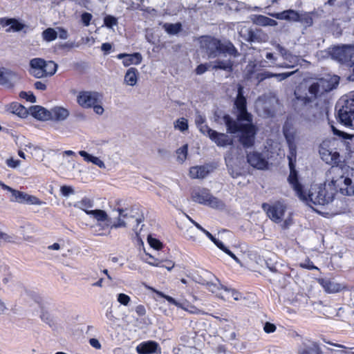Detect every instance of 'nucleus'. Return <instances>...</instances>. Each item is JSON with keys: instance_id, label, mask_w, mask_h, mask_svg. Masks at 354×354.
<instances>
[{"instance_id": "1", "label": "nucleus", "mask_w": 354, "mask_h": 354, "mask_svg": "<svg viewBox=\"0 0 354 354\" xmlns=\"http://www.w3.org/2000/svg\"><path fill=\"white\" fill-rule=\"evenodd\" d=\"M335 135L341 138H333L328 142H324L319 147L321 158L327 164L332 165L330 173H342L344 162L341 160L339 152L337 151L344 149L348 156L351 157L354 153V144L352 138L354 136L341 131L332 127Z\"/></svg>"}, {"instance_id": "2", "label": "nucleus", "mask_w": 354, "mask_h": 354, "mask_svg": "<svg viewBox=\"0 0 354 354\" xmlns=\"http://www.w3.org/2000/svg\"><path fill=\"white\" fill-rule=\"evenodd\" d=\"M338 192L345 196L354 195V184L352 180L343 174L337 178L333 177L330 181L319 185L315 188V192H310L308 196L304 192L306 199L299 198L310 206V203L324 205L332 202Z\"/></svg>"}, {"instance_id": "3", "label": "nucleus", "mask_w": 354, "mask_h": 354, "mask_svg": "<svg viewBox=\"0 0 354 354\" xmlns=\"http://www.w3.org/2000/svg\"><path fill=\"white\" fill-rule=\"evenodd\" d=\"M223 120L226 126L227 133L231 134L239 133L238 140L244 149H249L254 145L258 129L252 123V120L243 123L234 120L228 114L223 116Z\"/></svg>"}, {"instance_id": "4", "label": "nucleus", "mask_w": 354, "mask_h": 354, "mask_svg": "<svg viewBox=\"0 0 354 354\" xmlns=\"http://www.w3.org/2000/svg\"><path fill=\"white\" fill-rule=\"evenodd\" d=\"M201 46L209 59L218 57L221 55H227L233 58L241 55L237 48L229 40L221 41L218 39L207 36L201 41Z\"/></svg>"}, {"instance_id": "5", "label": "nucleus", "mask_w": 354, "mask_h": 354, "mask_svg": "<svg viewBox=\"0 0 354 354\" xmlns=\"http://www.w3.org/2000/svg\"><path fill=\"white\" fill-rule=\"evenodd\" d=\"M288 147L289 149L287 158L288 159V165L290 168V174L288 178V183L292 186V189L295 191L298 197L306 199L304 194L303 185L298 180L297 171L295 169L296 158H297V145L296 142L288 143Z\"/></svg>"}, {"instance_id": "6", "label": "nucleus", "mask_w": 354, "mask_h": 354, "mask_svg": "<svg viewBox=\"0 0 354 354\" xmlns=\"http://www.w3.org/2000/svg\"><path fill=\"white\" fill-rule=\"evenodd\" d=\"M77 102L83 109L93 108L97 115H102V95L97 91H82L77 95Z\"/></svg>"}, {"instance_id": "7", "label": "nucleus", "mask_w": 354, "mask_h": 354, "mask_svg": "<svg viewBox=\"0 0 354 354\" xmlns=\"http://www.w3.org/2000/svg\"><path fill=\"white\" fill-rule=\"evenodd\" d=\"M339 121L346 127L354 128V95L342 97L337 102Z\"/></svg>"}, {"instance_id": "8", "label": "nucleus", "mask_w": 354, "mask_h": 354, "mask_svg": "<svg viewBox=\"0 0 354 354\" xmlns=\"http://www.w3.org/2000/svg\"><path fill=\"white\" fill-rule=\"evenodd\" d=\"M295 98L292 100V106L295 111L304 118L306 121H312L315 115L313 114L312 117L307 115L312 110L313 98L307 95L306 93L301 94L297 91H295Z\"/></svg>"}, {"instance_id": "9", "label": "nucleus", "mask_w": 354, "mask_h": 354, "mask_svg": "<svg viewBox=\"0 0 354 354\" xmlns=\"http://www.w3.org/2000/svg\"><path fill=\"white\" fill-rule=\"evenodd\" d=\"M192 199L199 204L209 206L212 208H222L224 207L223 201L211 194L206 188L194 190L192 192Z\"/></svg>"}, {"instance_id": "10", "label": "nucleus", "mask_w": 354, "mask_h": 354, "mask_svg": "<svg viewBox=\"0 0 354 354\" xmlns=\"http://www.w3.org/2000/svg\"><path fill=\"white\" fill-rule=\"evenodd\" d=\"M330 56L339 63L348 65L354 59V43L333 47Z\"/></svg>"}, {"instance_id": "11", "label": "nucleus", "mask_w": 354, "mask_h": 354, "mask_svg": "<svg viewBox=\"0 0 354 354\" xmlns=\"http://www.w3.org/2000/svg\"><path fill=\"white\" fill-rule=\"evenodd\" d=\"M247 102L243 95V87L238 85L237 95L234 101V106L237 109L238 114L236 120L239 122H251L252 116L247 111Z\"/></svg>"}, {"instance_id": "12", "label": "nucleus", "mask_w": 354, "mask_h": 354, "mask_svg": "<svg viewBox=\"0 0 354 354\" xmlns=\"http://www.w3.org/2000/svg\"><path fill=\"white\" fill-rule=\"evenodd\" d=\"M261 207L272 221L276 223H279L282 221L286 211V206L281 202L278 201L272 205L263 203Z\"/></svg>"}, {"instance_id": "13", "label": "nucleus", "mask_w": 354, "mask_h": 354, "mask_svg": "<svg viewBox=\"0 0 354 354\" xmlns=\"http://www.w3.org/2000/svg\"><path fill=\"white\" fill-rule=\"evenodd\" d=\"M18 73L6 68L0 67V85L6 88H12L20 80Z\"/></svg>"}, {"instance_id": "14", "label": "nucleus", "mask_w": 354, "mask_h": 354, "mask_svg": "<svg viewBox=\"0 0 354 354\" xmlns=\"http://www.w3.org/2000/svg\"><path fill=\"white\" fill-rule=\"evenodd\" d=\"M29 73L35 78L46 77L45 59L39 57L31 59L29 62Z\"/></svg>"}, {"instance_id": "15", "label": "nucleus", "mask_w": 354, "mask_h": 354, "mask_svg": "<svg viewBox=\"0 0 354 354\" xmlns=\"http://www.w3.org/2000/svg\"><path fill=\"white\" fill-rule=\"evenodd\" d=\"M297 354H324V352L317 342L307 340L299 345Z\"/></svg>"}, {"instance_id": "16", "label": "nucleus", "mask_w": 354, "mask_h": 354, "mask_svg": "<svg viewBox=\"0 0 354 354\" xmlns=\"http://www.w3.org/2000/svg\"><path fill=\"white\" fill-rule=\"evenodd\" d=\"M136 351L138 354H160L161 348L156 342L149 340L138 345Z\"/></svg>"}, {"instance_id": "17", "label": "nucleus", "mask_w": 354, "mask_h": 354, "mask_svg": "<svg viewBox=\"0 0 354 354\" xmlns=\"http://www.w3.org/2000/svg\"><path fill=\"white\" fill-rule=\"evenodd\" d=\"M247 162L252 167L257 169H264L267 168L268 161L263 157L262 153L253 151L247 154Z\"/></svg>"}, {"instance_id": "18", "label": "nucleus", "mask_w": 354, "mask_h": 354, "mask_svg": "<svg viewBox=\"0 0 354 354\" xmlns=\"http://www.w3.org/2000/svg\"><path fill=\"white\" fill-rule=\"evenodd\" d=\"M117 58L122 60V64L125 67L130 65H138L142 62V57L140 53H133L132 54L120 53L117 55Z\"/></svg>"}, {"instance_id": "19", "label": "nucleus", "mask_w": 354, "mask_h": 354, "mask_svg": "<svg viewBox=\"0 0 354 354\" xmlns=\"http://www.w3.org/2000/svg\"><path fill=\"white\" fill-rule=\"evenodd\" d=\"M339 82V77L336 75L330 77H323L319 79V82L321 88V92L324 94V93L332 91L338 86Z\"/></svg>"}, {"instance_id": "20", "label": "nucleus", "mask_w": 354, "mask_h": 354, "mask_svg": "<svg viewBox=\"0 0 354 354\" xmlns=\"http://www.w3.org/2000/svg\"><path fill=\"white\" fill-rule=\"evenodd\" d=\"M209 139L213 141L218 147H226L232 145L234 143L233 139L229 137L228 135L223 133H218L216 131L212 132Z\"/></svg>"}, {"instance_id": "21", "label": "nucleus", "mask_w": 354, "mask_h": 354, "mask_svg": "<svg viewBox=\"0 0 354 354\" xmlns=\"http://www.w3.org/2000/svg\"><path fill=\"white\" fill-rule=\"evenodd\" d=\"M318 283L328 293L338 292L343 288L340 283H335V281L328 278L318 279Z\"/></svg>"}, {"instance_id": "22", "label": "nucleus", "mask_w": 354, "mask_h": 354, "mask_svg": "<svg viewBox=\"0 0 354 354\" xmlns=\"http://www.w3.org/2000/svg\"><path fill=\"white\" fill-rule=\"evenodd\" d=\"M212 69L222 70L228 73L233 71L234 62L230 58L221 59L217 58L212 62Z\"/></svg>"}, {"instance_id": "23", "label": "nucleus", "mask_w": 354, "mask_h": 354, "mask_svg": "<svg viewBox=\"0 0 354 354\" xmlns=\"http://www.w3.org/2000/svg\"><path fill=\"white\" fill-rule=\"evenodd\" d=\"M29 114H30L32 117L35 118L39 120H49L50 113L49 111L46 109L38 106H31L28 109Z\"/></svg>"}, {"instance_id": "24", "label": "nucleus", "mask_w": 354, "mask_h": 354, "mask_svg": "<svg viewBox=\"0 0 354 354\" xmlns=\"http://www.w3.org/2000/svg\"><path fill=\"white\" fill-rule=\"evenodd\" d=\"M283 133L287 144L296 142L297 131L290 122H285L283 126Z\"/></svg>"}, {"instance_id": "25", "label": "nucleus", "mask_w": 354, "mask_h": 354, "mask_svg": "<svg viewBox=\"0 0 354 354\" xmlns=\"http://www.w3.org/2000/svg\"><path fill=\"white\" fill-rule=\"evenodd\" d=\"M6 110L21 118H26L29 114L28 109L18 102H12L8 104Z\"/></svg>"}, {"instance_id": "26", "label": "nucleus", "mask_w": 354, "mask_h": 354, "mask_svg": "<svg viewBox=\"0 0 354 354\" xmlns=\"http://www.w3.org/2000/svg\"><path fill=\"white\" fill-rule=\"evenodd\" d=\"M49 120L55 121L65 120L69 115V111L63 107L56 106L49 111Z\"/></svg>"}, {"instance_id": "27", "label": "nucleus", "mask_w": 354, "mask_h": 354, "mask_svg": "<svg viewBox=\"0 0 354 354\" xmlns=\"http://www.w3.org/2000/svg\"><path fill=\"white\" fill-rule=\"evenodd\" d=\"M139 72L137 68L134 67L129 68L124 77V82L127 85L134 86L136 85L138 80Z\"/></svg>"}, {"instance_id": "28", "label": "nucleus", "mask_w": 354, "mask_h": 354, "mask_svg": "<svg viewBox=\"0 0 354 354\" xmlns=\"http://www.w3.org/2000/svg\"><path fill=\"white\" fill-rule=\"evenodd\" d=\"M209 174L205 166H195L189 169V175L192 178H204Z\"/></svg>"}, {"instance_id": "29", "label": "nucleus", "mask_w": 354, "mask_h": 354, "mask_svg": "<svg viewBox=\"0 0 354 354\" xmlns=\"http://www.w3.org/2000/svg\"><path fill=\"white\" fill-rule=\"evenodd\" d=\"M205 286L207 287V288L209 291H210L214 294H217L218 290H220L221 288L224 289L225 291L231 290L232 292V296L234 297V299L235 300L238 299V297H235V295H236L237 292L234 290L227 288V287L221 285L220 283H213L212 280H209Z\"/></svg>"}, {"instance_id": "30", "label": "nucleus", "mask_w": 354, "mask_h": 354, "mask_svg": "<svg viewBox=\"0 0 354 354\" xmlns=\"http://www.w3.org/2000/svg\"><path fill=\"white\" fill-rule=\"evenodd\" d=\"M212 278H215V276L212 272L207 270H203L201 271V274L195 277L194 281L196 283L205 286L209 280H212Z\"/></svg>"}, {"instance_id": "31", "label": "nucleus", "mask_w": 354, "mask_h": 354, "mask_svg": "<svg viewBox=\"0 0 354 354\" xmlns=\"http://www.w3.org/2000/svg\"><path fill=\"white\" fill-rule=\"evenodd\" d=\"M93 206L94 201L92 199L88 198L87 197H84L81 201H78L75 205V207L81 209L86 213V212L91 211L89 209L93 207Z\"/></svg>"}, {"instance_id": "32", "label": "nucleus", "mask_w": 354, "mask_h": 354, "mask_svg": "<svg viewBox=\"0 0 354 354\" xmlns=\"http://www.w3.org/2000/svg\"><path fill=\"white\" fill-rule=\"evenodd\" d=\"M86 214L93 216L97 221H105L108 219L106 212L102 209H94L86 212Z\"/></svg>"}, {"instance_id": "33", "label": "nucleus", "mask_w": 354, "mask_h": 354, "mask_svg": "<svg viewBox=\"0 0 354 354\" xmlns=\"http://www.w3.org/2000/svg\"><path fill=\"white\" fill-rule=\"evenodd\" d=\"M163 28L168 34L174 35L178 34L181 30L182 25L180 23H166L164 24Z\"/></svg>"}, {"instance_id": "34", "label": "nucleus", "mask_w": 354, "mask_h": 354, "mask_svg": "<svg viewBox=\"0 0 354 354\" xmlns=\"http://www.w3.org/2000/svg\"><path fill=\"white\" fill-rule=\"evenodd\" d=\"M308 92L312 95L310 97L313 98V101L317 98L318 95H322V92H321V88L319 80L316 82L313 83L309 86Z\"/></svg>"}, {"instance_id": "35", "label": "nucleus", "mask_w": 354, "mask_h": 354, "mask_svg": "<svg viewBox=\"0 0 354 354\" xmlns=\"http://www.w3.org/2000/svg\"><path fill=\"white\" fill-rule=\"evenodd\" d=\"M57 35V32L52 28H48L42 32L43 39L46 41L55 40Z\"/></svg>"}, {"instance_id": "36", "label": "nucleus", "mask_w": 354, "mask_h": 354, "mask_svg": "<svg viewBox=\"0 0 354 354\" xmlns=\"http://www.w3.org/2000/svg\"><path fill=\"white\" fill-rule=\"evenodd\" d=\"M28 194L24 193L23 192H20L16 189H13L12 192V196L13 197L12 199H11L12 201L17 202L19 203H25L26 201Z\"/></svg>"}, {"instance_id": "37", "label": "nucleus", "mask_w": 354, "mask_h": 354, "mask_svg": "<svg viewBox=\"0 0 354 354\" xmlns=\"http://www.w3.org/2000/svg\"><path fill=\"white\" fill-rule=\"evenodd\" d=\"M45 67H46V77L53 76L57 71V64L53 61H46L45 60Z\"/></svg>"}, {"instance_id": "38", "label": "nucleus", "mask_w": 354, "mask_h": 354, "mask_svg": "<svg viewBox=\"0 0 354 354\" xmlns=\"http://www.w3.org/2000/svg\"><path fill=\"white\" fill-rule=\"evenodd\" d=\"M26 26L21 22H20L18 19L15 18L12 19V23L10 27L6 29V32H9L10 31L13 32H19L22 30Z\"/></svg>"}, {"instance_id": "39", "label": "nucleus", "mask_w": 354, "mask_h": 354, "mask_svg": "<svg viewBox=\"0 0 354 354\" xmlns=\"http://www.w3.org/2000/svg\"><path fill=\"white\" fill-rule=\"evenodd\" d=\"M187 151L188 145L187 144L176 150L177 160L179 162L183 163L186 160Z\"/></svg>"}, {"instance_id": "40", "label": "nucleus", "mask_w": 354, "mask_h": 354, "mask_svg": "<svg viewBox=\"0 0 354 354\" xmlns=\"http://www.w3.org/2000/svg\"><path fill=\"white\" fill-rule=\"evenodd\" d=\"M150 265L160 268H165L169 271L171 270L174 267V263L170 260H162L157 263H150Z\"/></svg>"}, {"instance_id": "41", "label": "nucleus", "mask_w": 354, "mask_h": 354, "mask_svg": "<svg viewBox=\"0 0 354 354\" xmlns=\"http://www.w3.org/2000/svg\"><path fill=\"white\" fill-rule=\"evenodd\" d=\"M174 128L183 132L188 129V121L185 118H180L174 122Z\"/></svg>"}, {"instance_id": "42", "label": "nucleus", "mask_w": 354, "mask_h": 354, "mask_svg": "<svg viewBox=\"0 0 354 354\" xmlns=\"http://www.w3.org/2000/svg\"><path fill=\"white\" fill-rule=\"evenodd\" d=\"M298 22H300L306 26H310L313 25V20L310 13L304 12L300 13L299 20Z\"/></svg>"}, {"instance_id": "43", "label": "nucleus", "mask_w": 354, "mask_h": 354, "mask_svg": "<svg viewBox=\"0 0 354 354\" xmlns=\"http://www.w3.org/2000/svg\"><path fill=\"white\" fill-rule=\"evenodd\" d=\"M151 290L154 292H156L157 295H158L159 297H160L162 298L165 299L171 304H173V305H174L176 306H178V307L180 306V303H178L175 299H174L171 296L167 295L164 294L163 292H162L160 291H158V290H155L153 288H151Z\"/></svg>"}, {"instance_id": "44", "label": "nucleus", "mask_w": 354, "mask_h": 354, "mask_svg": "<svg viewBox=\"0 0 354 354\" xmlns=\"http://www.w3.org/2000/svg\"><path fill=\"white\" fill-rule=\"evenodd\" d=\"M104 24L107 28H111L118 24V19L112 15H106L104 18Z\"/></svg>"}, {"instance_id": "45", "label": "nucleus", "mask_w": 354, "mask_h": 354, "mask_svg": "<svg viewBox=\"0 0 354 354\" xmlns=\"http://www.w3.org/2000/svg\"><path fill=\"white\" fill-rule=\"evenodd\" d=\"M147 241L150 246L156 250H160L162 248V243L157 239L149 235Z\"/></svg>"}, {"instance_id": "46", "label": "nucleus", "mask_w": 354, "mask_h": 354, "mask_svg": "<svg viewBox=\"0 0 354 354\" xmlns=\"http://www.w3.org/2000/svg\"><path fill=\"white\" fill-rule=\"evenodd\" d=\"M266 267L272 272H274V273H278L279 272L278 268H277V266H278L277 262L274 261L271 258H269V259L266 260Z\"/></svg>"}, {"instance_id": "47", "label": "nucleus", "mask_w": 354, "mask_h": 354, "mask_svg": "<svg viewBox=\"0 0 354 354\" xmlns=\"http://www.w3.org/2000/svg\"><path fill=\"white\" fill-rule=\"evenodd\" d=\"M117 301L121 305L128 306L131 301V298L129 296L124 293H120L117 295Z\"/></svg>"}, {"instance_id": "48", "label": "nucleus", "mask_w": 354, "mask_h": 354, "mask_svg": "<svg viewBox=\"0 0 354 354\" xmlns=\"http://www.w3.org/2000/svg\"><path fill=\"white\" fill-rule=\"evenodd\" d=\"M19 97L32 103L36 102V97L32 92L21 91L19 93Z\"/></svg>"}, {"instance_id": "49", "label": "nucleus", "mask_w": 354, "mask_h": 354, "mask_svg": "<svg viewBox=\"0 0 354 354\" xmlns=\"http://www.w3.org/2000/svg\"><path fill=\"white\" fill-rule=\"evenodd\" d=\"M211 66V62L210 63H205V64H199L195 69V73L197 75H202L205 73L209 67Z\"/></svg>"}, {"instance_id": "50", "label": "nucleus", "mask_w": 354, "mask_h": 354, "mask_svg": "<svg viewBox=\"0 0 354 354\" xmlns=\"http://www.w3.org/2000/svg\"><path fill=\"white\" fill-rule=\"evenodd\" d=\"M298 70L290 71V72H286V73H276V77L279 82H281L288 77L293 75L296 72H297Z\"/></svg>"}, {"instance_id": "51", "label": "nucleus", "mask_w": 354, "mask_h": 354, "mask_svg": "<svg viewBox=\"0 0 354 354\" xmlns=\"http://www.w3.org/2000/svg\"><path fill=\"white\" fill-rule=\"evenodd\" d=\"M284 59L286 60L288 64H292L294 67L295 66H297L299 64L298 57L296 55H293L291 53H290L286 57H285Z\"/></svg>"}, {"instance_id": "52", "label": "nucleus", "mask_w": 354, "mask_h": 354, "mask_svg": "<svg viewBox=\"0 0 354 354\" xmlns=\"http://www.w3.org/2000/svg\"><path fill=\"white\" fill-rule=\"evenodd\" d=\"M274 76H276V73L270 71H264L257 75V79H259V82H262L266 79L274 77Z\"/></svg>"}, {"instance_id": "53", "label": "nucleus", "mask_w": 354, "mask_h": 354, "mask_svg": "<svg viewBox=\"0 0 354 354\" xmlns=\"http://www.w3.org/2000/svg\"><path fill=\"white\" fill-rule=\"evenodd\" d=\"M199 129V131L203 133L204 135L208 136L209 138L212 135V132H214L215 130L209 128L207 124H202L201 126L198 127Z\"/></svg>"}, {"instance_id": "54", "label": "nucleus", "mask_w": 354, "mask_h": 354, "mask_svg": "<svg viewBox=\"0 0 354 354\" xmlns=\"http://www.w3.org/2000/svg\"><path fill=\"white\" fill-rule=\"evenodd\" d=\"M25 203L31 205H41L42 202L36 196L28 194Z\"/></svg>"}, {"instance_id": "55", "label": "nucleus", "mask_w": 354, "mask_h": 354, "mask_svg": "<svg viewBox=\"0 0 354 354\" xmlns=\"http://www.w3.org/2000/svg\"><path fill=\"white\" fill-rule=\"evenodd\" d=\"M247 40L250 42L259 41V36L257 32L252 30H250L248 32V38Z\"/></svg>"}, {"instance_id": "56", "label": "nucleus", "mask_w": 354, "mask_h": 354, "mask_svg": "<svg viewBox=\"0 0 354 354\" xmlns=\"http://www.w3.org/2000/svg\"><path fill=\"white\" fill-rule=\"evenodd\" d=\"M299 15L298 12L293 10H288V20L293 21H299Z\"/></svg>"}, {"instance_id": "57", "label": "nucleus", "mask_w": 354, "mask_h": 354, "mask_svg": "<svg viewBox=\"0 0 354 354\" xmlns=\"http://www.w3.org/2000/svg\"><path fill=\"white\" fill-rule=\"evenodd\" d=\"M268 20V17L263 15H257L256 16L254 23L260 26H266Z\"/></svg>"}, {"instance_id": "58", "label": "nucleus", "mask_w": 354, "mask_h": 354, "mask_svg": "<svg viewBox=\"0 0 354 354\" xmlns=\"http://www.w3.org/2000/svg\"><path fill=\"white\" fill-rule=\"evenodd\" d=\"M127 227V223L124 221V219L118 217L117 219V221L114 223L113 225H111V229H117L120 227Z\"/></svg>"}, {"instance_id": "59", "label": "nucleus", "mask_w": 354, "mask_h": 354, "mask_svg": "<svg viewBox=\"0 0 354 354\" xmlns=\"http://www.w3.org/2000/svg\"><path fill=\"white\" fill-rule=\"evenodd\" d=\"M19 160H15L12 157L6 160V165L10 168H16L20 165Z\"/></svg>"}, {"instance_id": "60", "label": "nucleus", "mask_w": 354, "mask_h": 354, "mask_svg": "<svg viewBox=\"0 0 354 354\" xmlns=\"http://www.w3.org/2000/svg\"><path fill=\"white\" fill-rule=\"evenodd\" d=\"M61 193L64 196H68L74 193L73 189L70 186L64 185L61 187Z\"/></svg>"}, {"instance_id": "61", "label": "nucleus", "mask_w": 354, "mask_h": 354, "mask_svg": "<svg viewBox=\"0 0 354 354\" xmlns=\"http://www.w3.org/2000/svg\"><path fill=\"white\" fill-rule=\"evenodd\" d=\"M272 17L281 20H288V10H284L281 12L275 13L272 15Z\"/></svg>"}, {"instance_id": "62", "label": "nucleus", "mask_w": 354, "mask_h": 354, "mask_svg": "<svg viewBox=\"0 0 354 354\" xmlns=\"http://www.w3.org/2000/svg\"><path fill=\"white\" fill-rule=\"evenodd\" d=\"M92 19L91 14L88 12H84L81 16V19L84 26H88Z\"/></svg>"}, {"instance_id": "63", "label": "nucleus", "mask_w": 354, "mask_h": 354, "mask_svg": "<svg viewBox=\"0 0 354 354\" xmlns=\"http://www.w3.org/2000/svg\"><path fill=\"white\" fill-rule=\"evenodd\" d=\"M105 316L106 317V319L110 321L111 322H113L114 323L116 320V318L113 315V309H112V307H109L107 310H106V312L105 313Z\"/></svg>"}, {"instance_id": "64", "label": "nucleus", "mask_w": 354, "mask_h": 354, "mask_svg": "<svg viewBox=\"0 0 354 354\" xmlns=\"http://www.w3.org/2000/svg\"><path fill=\"white\" fill-rule=\"evenodd\" d=\"M276 328H276L275 325L272 323H270V322H266L264 324V327H263V330L266 333H273L276 330Z\"/></svg>"}]
</instances>
